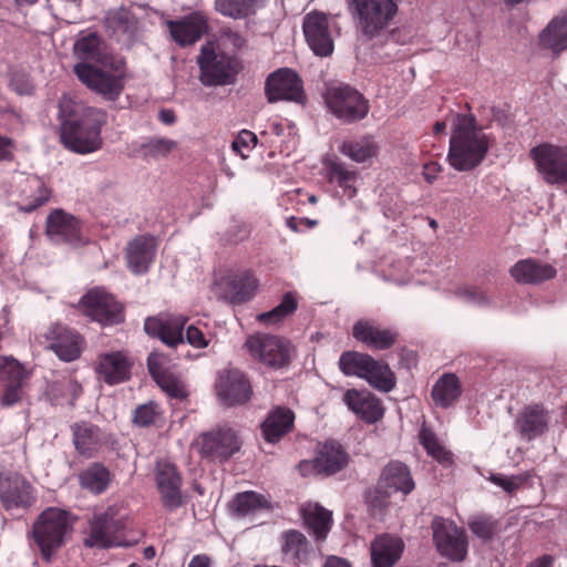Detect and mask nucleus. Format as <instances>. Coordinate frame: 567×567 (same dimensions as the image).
Returning a JSON list of instances; mask_svg holds the SVG:
<instances>
[{
    "instance_id": "1",
    "label": "nucleus",
    "mask_w": 567,
    "mask_h": 567,
    "mask_svg": "<svg viewBox=\"0 0 567 567\" xmlns=\"http://www.w3.org/2000/svg\"><path fill=\"white\" fill-rule=\"evenodd\" d=\"M73 52L83 61L74 66L79 80L106 100H116L124 89L123 60L114 56L101 59V38L95 32L81 34Z\"/></svg>"
},
{
    "instance_id": "2",
    "label": "nucleus",
    "mask_w": 567,
    "mask_h": 567,
    "mask_svg": "<svg viewBox=\"0 0 567 567\" xmlns=\"http://www.w3.org/2000/svg\"><path fill=\"white\" fill-rule=\"evenodd\" d=\"M61 120V142L65 148L78 154H90L103 145L102 127L107 122V113L63 96L59 102Z\"/></svg>"
},
{
    "instance_id": "3",
    "label": "nucleus",
    "mask_w": 567,
    "mask_h": 567,
    "mask_svg": "<svg viewBox=\"0 0 567 567\" xmlns=\"http://www.w3.org/2000/svg\"><path fill=\"white\" fill-rule=\"evenodd\" d=\"M489 148V141L473 116L458 114L455 117L447 161L458 171L466 172L478 166Z\"/></svg>"
},
{
    "instance_id": "4",
    "label": "nucleus",
    "mask_w": 567,
    "mask_h": 567,
    "mask_svg": "<svg viewBox=\"0 0 567 567\" xmlns=\"http://www.w3.org/2000/svg\"><path fill=\"white\" fill-rule=\"evenodd\" d=\"M403 0H346L358 32L368 39L380 37L393 22Z\"/></svg>"
},
{
    "instance_id": "5",
    "label": "nucleus",
    "mask_w": 567,
    "mask_h": 567,
    "mask_svg": "<svg viewBox=\"0 0 567 567\" xmlns=\"http://www.w3.org/2000/svg\"><path fill=\"white\" fill-rule=\"evenodd\" d=\"M72 530L73 519L70 513L58 507H49L33 523L32 537L42 557L49 561L65 544Z\"/></svg>"
},
{
    "instance_id": "6",
    "label": "nucleus",
    "mask_w": 567,
    "mask_h": 567,
    "mask_svg": "<svg viewBox=\"0 0 567 567\" xmlns=\"http://www.w3.org/2000/svg\"><path fill=\"white\" fill-rule=\"evenodd\" d=\"M529 157L547 185L567 188V145L540 143L530 148Z\"/></svg>"
},
{
    "instance_id": "7",
    "label": "nucleus",
    "mask_w": 567,
    "mask_h": 567,
    "mask_svg": "<svg viewBox=\"0 0 567 567\" xmlns=\"http://www.w3.org/2000/svg\"><path fill=\"white\" fill-rule=\"evenodd\" d=\"M324 101L331 114L344 124L362 121L370 111L368 99L349 84L328 87Z\"/></svg>"
},
{
    "instance_id": "8",
    "label": "nucleus",
    "mask_w": 567,
    "mask_h": 567,
    "mask_svg": "<svg viewBox=\"0 0 567 567\" xmlns=\"http://www.w3.org/2000/svg\"><path fill=\"white\" fill-rule=\"evenodd\" d=\"M244 347L254 360L275 370L289 365L293 351L286 339L261 332L250 334Z\"/></svg>"
},
{
    "instance_id": "9",
    "label": "nucleus",
    "mask_w": 567,
    "mask_h": 567,
    "mask_svg": "<svg viewBox=\"0 0 567 567\" xmlns=\"http://www.w3.org/2000/svg\"><path fill=\"white\" fill-rule=\"evenodd\" d=\"M199 454L212 462L225 463L240 450L241 441L231 427L203 433L197 440Z\"/></svg>"
},
{
    "instance_id": "10",
    "label": "nucleus",
    "mask_w": 567,
    "mask_h": 567,
    "mask_svg": "<svg viewBox=\"0 0 567 567\" xmlns=\"http://www.w3.org/2000/svg\"><path fill=\"white\" fill-rule=\"evenodd\" d=\"M200 82L206 86L224 85L236 73V59L227 53H217L207 47L202 48L198 56Z\"/></svg>"
},
{
    "instance_id": "11",
    "label": "nucleus",
    "mask_w": 567,
    "mask_h": 567,
    "mask_svg": "<svg viewBox=\"0 0 567 567\" xmlns=\"http://www.w3.org/2000/svg\"><path fill=\"white\" fill-rule=\"evenodd\" d=\"M84 313L103 326L120 323L124 319L123 307L103 289H92L81 299Z\"/></svg>"
},
{
    "instance_id": "12",
    "label": "nucleus",
    "mask_w": 567,
    "mask_h": 567,
    "mask_svg": "<svg viewBox=\"0 0 567 567\" xmlns=\"http://www.w3.org/2000/svg\"><path fill=\"white\" fill-rule=\"evenodd\" d=\"M34 488L19 473H0V503L4 509L28 508L35 502Z\"/></svg>"
},
{
    "instance_id": "13",
    "label": "nucleus",
    "mask_w": 567,
    "mask_h": 567,
    "mask_svg": "<svg viewBox=\"0 0 567 567\" xmlns=\"http://www.w3.org/2000/svg\"><path fill=\"white\" fill-rule=\"evenodd\" d=\"M433 539L437 550L453 560H463L467 551L466 536L457 526L442 517L432 522Z\"/></svg>"
},
{
    "instance_id": "14",
    "label": "nucleus",
    "mask_w": 567,
    "mask_h": 567,
    "mask_svg": "<svg viewBox=\"0 0 567 567\" xmlns=\"http://www.w3.org/2000/svg\"><path fill=\"white\" fill-rule=\"evenodd\" d=\"M265 93L270 103L284 100L302 102L305 99L302 81L290 69H279L271 73L266 80Z\"/></svg>"
},
{
    "instance_id": "15",
    "label": "nucleus",
    "mask_w": 567,
    "mask_h": 567,
    "mask_svg": "<svg viewBox=\"0 0 567 567\" xmlns=\"http://www.w3.org/2000/svg\"><path fill=\"white\" fill-rule=\"evenodd\" d=\"M349 456L336 442H327L319 450L318 455L311 461H301L299 471L303 476L331 475L341 471L348 464Z\"/></svg>"
},
{
    "instance_id": "16",
    "label": "nucleus",
    "mask_w": 567,
    "mask_h": 567,
    "mask_svg": "<svg viewBox=\"0 0 567 567\" xmlns=\"http://www.w3.org/2000/svg\"><path fill=\"white\" fill-rule=\"evenodd\" d=\"M302 29L306 41L318 56H329L334 49L329 29L328 17L323 12L312 11L305 16Z\"/></svg>"
},
{
    "instance_id": "17",
    "label": "nucleus",
    "mask_w": 567,
    "mask_h": 567,
    "mask_svg": "<svg viewBox=\"0 0 567 567\" xmlns=\"http://www.w3.org/2000/svg\"><path fill=\"white\" fill-rule=\"evenodd\" d=\"M187 321L188 318L183 315L159 313L145 320L144 330L167 347L175 348L184 342L183 330Z\"/></svg>"
},
{
    "instance_id": "18",
    "label": "nucleus",
    "mask_w": 567,
    "mask_h": 567,
    "mask_svg": "<svg viewBox=\"0 0 567 567\" xmlns=\"http://www.w3.org/2000/svg\"><path fill=\"white\" fill-rule=\"evenodd\" d=\"M122 528L120 520L115 518V509L95 514L90 520L89 535L84 539L86 547L109 548L117 544L116 534Z\"/></svg>"
},
{
    "instance_id": "19",
    "label": "nucleus",
    "mask_w": 567,
    "mask_h": 567,
    "mask_svg": "<svg viewBox=\"0 0 567 567\" xmlns=\"http://www.w3.org/2000/svg\"><path fill=\"white\" fill-rule=\"evenodd\" d=\"M551 412L544 404L533 403L524 406L515 420V429L523 440L532 441L544 435L549 427Z\"/></svg>"
},
{
    "instance_id": "20",
    "label": "nucleus",
    "mask_w": 567,
    "mask_h": 567,
    "mask_svg": "<svg viewBox=\"0 0 567 567\" xmlns=\"http://www.w3.org/2000/svg\"><path fill=\"white\" fill-rule=\"evenodd\" d=\"M208 19L199 11L192 12L178 20L167 21L172 39L179 47L196 43L208 31Z\"/></svg>"
},
{
    "instance_id": "21",
    "label": "nucleus",
    "mask_w": 567,
    "mask_h": 567,
    "mask_svg": "<svg viewBox=\"0 0 567 567\" xmlns=\"http://www.w3.org/2000/svg\"><path fill=\"white\" fill-rule=\"evenodd\" d=\"M156 483L161 499L165 508L174 511L182 503V478L175 465L168 462H158L156 465Z\"/></svg>"
},
{
    "instance_id": "22",
    "label": "nucleus",
    "mask_w": 567,
    "mask_h": 567,
    "mask_svg": "<svg viewBox=\"0 0 567 567\" xmlns=\"http://www.w3.org/2000/svg\"><path fill=\"white\" fill-rule=\"evenodd\" d=\"M137 19L126 8L111 9L104 17V28L109 37L117 42L130 44L137 33Z\"/></svg>"
},
{
    "instance_id": "23",
    "label": "nucleus",
    "mask_w": 567,
    "mask_h": 567,
    "mask_svg": "<svg viewBox=\"0 0 567 567\" xmlns=\"http://www.w3.org/2000/svg\"><path fill=\"white\" fill-rule=\"evenodd\" d=\"M353 338L372 350L390 349L398 339V332L390 328H381L368 320H359L352 329Z\"/></svg>"
},
{
    "instance_id": "24",
    "label": "nucleus",
    "mask_w": 567,
    "mask_h": 567,
    "mask_svg": "<svg viewBox=\"0 0 567 567\" xmlns=\"http://www.w3.org/2000/svg\"><path fill=\"white\" fill-rule=\"evenodd\" d=\"M270 509V499L255 491L237 493L228 505L229 515L235 519L243 520H252L259 513Z\"/></svg>"
},
{
    "instance_id": "25",
    "label": "nucleus",
    "mask_w": 567,
    "mask_h": 567,
    "mask_svg": "<svg viewBox=\"0 0 567 567\" xmlns=\"http://www.w3.org/2000/svg\"><path fill=\"white\" fill-rule=\"evenodd\" d=\"M156 254V240L151 235H141L128 243L126 259L130 270L136 275L148 270Z\"/></svg>"
},
{
    "instance_id": "26",
    "label": "nucleus",
    "mask_w": 567,
    "mask_h": 567,
    "mask_svg": "<svg viewBox=\"0 0 567 567\" xmlns=\"http://www.w3.org/2000/svg\"><path fill=\"white\" fill-rule=\"evenodd\" d=\"M324 176L330 184L338 186L342 195L352 198L357 194L358 172L350 168L338 156H329L323 161Z\"/></svg>"
},
{
    "instance_id": "27",
    "label": "nucleus",
    "mask_w": 567,
    "mask_h": 567,
    "mask_svg": "<svg viewBox=\"0 0 567 567\" xmlns=\"http://www.w3.org/2000/svg\"><path fill=\"white\" fill-rule=\"evenodd\" d=\"M511 276L518 284L538 285L556 276V269L542 260L527 258L518 260L509 270Z\"/></svg>"
},
{
    "instance_id": "28",
    "label": "nucleus",
    "mask_w": 567,
    "mask_h": 567,
    "mask_svg": "<svg viewBox=\"0 0 567 567\" xmlns=\"http://www.w3.org/2000/svg\"><path fill=\"white\" fill-rule=\"evenodd\" d=\"M49 338L51 350L61 360L70 362L80 357L82 340L74 330L56 324L51 329Z\"/></svg>"
},
{
    "instance_id": "29",
    "label": "nucleus",
    "mask_w": 567,
    "mask_h": 567,
    "mask_svg": "<svg viewBox=\"0 0 567 567\" xmlns=\"http://www.w3.org/2000/svg\"><path fill=\"white\" fill-rule=\"evenodd\" d=\"M47 233L56 240L68 243H76L81 238L79 220L62 209H56L48 216Z\"/></svg>"
},
{
    "instance_id": "30",
    "label": "nucleus",
    "mask_w": 567,
    "mask_h": 567,
    "mask_svg": "<svg viewBox=\"0 0 567 567\" xmlns=\"http://www.w3.org/2000/svg\"><path fill=\"white\" fill-rule=\"evenodd\" d=\"M404 543L388 534L378 536L371 544L373 567H392L401 557Z\"/></svg>"
},
{
    "instance_id": "31",
    "label": "nucleus",
    "mask_w": 567,
    "mask_h": 567,
    "mask_svg": "<svg viewBox=\"0 0 567 567\" xmlns=\"http://www.w3.org/2000/svg\"><path fill=\"white\" fill-rule=\"evenodd\" d=\"M343 156L358 164L372 162L379 154L380 146L372 135L365 134L360 137L344 140L338 146Z\"/></svg>"
},
{
    "instance_id": "32",
    "label": "nucleus",
    "mask_w": 567,
    "mask_h": 567,
    "mask_svg": "<svg viewBox=\"0 0 567 567\" xmlns=\"http://www.w3.org/2000/svg\"><path fill=\"white\" fill-rule=\"evenodd\" d=\"M147 368L161 390H183L185 388L184 380L172 370L165 355L156 352L150 353Z\"/></svg>"
},
{
    "instance_id": "33",
    "label": "nucleus",
    "mask_w": 567,
    "mask_h": 567,
    "mask_svg": "<svg viewBox=\"0 0 567 567\" xmlns=\"http://www.w3.org/2000/svg\"><path fill=\"white\" fill-rule=\"evenodd\" d=\"M96 371L100 379L114 385L128 379L130 363L122 352L105 353L100 357Z\"/></svg>"
},
{
    "instance_id": "34",
    "label": "nucleus",
    "mask_w": 567,
    "mask_h": 567,
    "mask_svg": "<svg viewBox=\"0 0 567 567\" xmlns=\"http://www.w3.org/2000/svg\"><path fill=\"white\" fill-rule=\"evenodd\" d=\"M344 401L350 410L369 423L383 415L382 403L372 392H346Z\"/></svg>"
},
{
    "instance_id": "35",
    "label": "nucleus",
    "mask_w": 567,
    "mask_h": 567,
    "mask_svg": "<svg viewBox=\"0 0 567 567\" xmlns=\"http://www.w3.org/2000/svg\"><path fill=\"white\" fill-rule=\"evenodd\" d=\"M258 287L257 279L248 271H240L225 279V296L233 303H243L250 300Z\"/></svg>"
},
{
    "instance_id": "36",
    "label": "nucleus",
    "mask_w": 567,
    "mask_h": 567,
    "mask_svg": "<svg viewBox=\"0 0 567 567\" xmlns=\"http://www.w3.org/2000/svg\"><path fill=\"white\" fill-rule=\"evenodd\" d=\"M295 414L288 408L274 409L261 424L264 437L269 443L278 442L293 426Z\"/></svg>"
},
{
    "instance_id": "37",
    "label": "nucleus",
    "mask_w": 567,
    "mask_h": 567,
    "mask_svg": "<svg viewBox=\"0 0 567 567\" xmlns=\"http://www.w3.org/2000/svg\"><path fill=\"white\" fill-rule=\"evenodd\" d=\"M381 487L391 492L409 494L414 488V482L409 468L401 462H390L383 470L379 482Z\"/></svg>"
},
{
    "instance_id": "38",
    "label": "nucleus",
    "mask_w": 567,
    "mask_h": 567,
    "mask_svg": "<svg viewBox=\"0 0 567 567\" xmlns=\"http://www.w3.org/2000/svg\"><path fill=\"white\" fill-rule=\"evenodd\" d=\"M72 433L74 446L82 455L92 456L104 442L99 427L90 423H75Z\"/></svg>"
},
{
    "instance_id": "39",
    "label": "nucleus",
    "mask_w": 567,
    "mask_h": 567,
    "mask_svg": "<svg viewBox=\"0 0 567 567\" xmlns=\"http://www.w3.org/2000/svg\"><path fill=\"white\" fill-rule=\"evenodd\" d=\"M266 0H215L214 8L223 17L234 20L255 16Z\"/></svg>"
},
{
    "instance_id": "40",
    "label": "nucleus",
    "mask_w": 567,
    "mask_h": 567,
    "mask_svg": "<svg viewBox=\"0 0 567 567\" xmlns=\"http://www.w3.org/2000/svg\"><path fill=\"white\" fill-rule=\"evenodd\" d=\"M303 519L317 539H326L332 523V513L318 504H307L302 508Z\"/></svg>"
},
{
    "instance_id": "41",
    "label": "nucleus",
    "mask_w": 567,
    "mask_h": 567,
    "mask_svg": "<svg viewBox=\"0 0 567 567\" xmlns=\"http://www.w3.org/2000/svg\"><path fill=\"white\" fill-rule=\"evenodd\" d=\"M540 43L555 53L567 49V18H554L542 32Z\"/></svg>"
},
{
    "instance_id": "42",
    "label": "nucleus",
    "mask_w": 567,
    "mask_h": 567,
    "mask_svg": "<svg viewBox=\"0 0 567 567\" xmlns=\"http://www.w3.org/2000/svg\"><path fill=\"white\" fill-rule=\"evenodd\" d=\"M29 372L12 357H3L0 362V380L6 382L4 390H21L27 385Z\"/></svg>"
},
{
    "instance_id": "43",
    "label": "nucleus",
    "mask_w": 567,
    "mask_h": 567,
    "mask_svg": "<svg viewBox=\"0 0 567 567\" xmlns=\"http://www.w3.org/2000/svg\"><path fill=\"white\" fill-rule=\"evenodd\" d=\"M80 484L83 488L94 493H103L111 483V473L102 464L95 463L80 474Z\"/></svg>"
},
{
    "instance_id": "44",
    "label": "nucleus",
    "mask_w": 567,
    "mask_h": 567,
    "mask_svg": "<svg viewBox=\"0 0 567 567\" xmlns=\"http://www.w3.org/2000/svg\"><path fill=\"white\" fill-rule=\"evenodd\" d=\"M27 187L23 189L21 209L31 213L49 200L50 189L38 177L28 178Z\"/></svg>"
},
{
    "instance_id": "45",
    "label": "nucleus",
    "mask_w": 567,
    "mask_h": 567,
    "mask_svg": "<svg viewBox=\"0 0 567 567\" xmlns=\"http://www.w3.org/2000/svg\"><path fill=\"white\" fill-rule=\"evenodd\" d=\"M372 362L374 363V358L368 353L346 351L340 355L339 368L346 375L362 379L368 372L369 364Z\"/></svg>"
},
{
    "instance_id": "46",
    "label": "nucleus",
    "mask_w": 567,
    "mask_h": 567,
    "mask_svg": "<svg viewBox=\"0 0 567 567\" xmlns=\"http://www.w3.org/2000/svg\"><path fill=\"white\" fill-rule=\"evenodd\" d=\"M377 390H393L396 385L395 375L386 363L374 359L362 378Z\"/></svg>"
},
{
    "instance_id": "47",
    "label": "nucleus",
    "mask_w": 567,
    "mask_h": 567,
    "mask_svg": "<svg viewBox=\"0 0 567 567\" xmlns=\"http://www.w3.org/2000/svg\"><path fill=\"white\" fill-rule=\"evenodd\" d=\"M245 373L235 368H225L217 373L215 390H250Z\"/></svg>"
},
{
    "instance_id": "48",
    "label": "nucleus",
    "mask_w": 567,
    "mask_h": 567,
    "mask_svg": "<svg viewBox=\"0 0 567 567\" xmlns=\"http://www.w3.org/2000/svg\"><path fill=\"white\" fill-rule=\"evenodd\" d=\"M308 540L298 530H288L284 534L282 553L290 556L295 561H302L307 557Z\"/></svg>"
},
{
    "instance_id": "49",
    "label": "nucleus",
    "mask_w": 567,
    "mask_h": 567,
    "mask_svg": "<svg viewBox=\"0 0 567 567\" xmlns=\"http://www.w3.org/2000/svg\"><path fill=\"white\" fill-rule=\"evenodd\" d=\"M297 309L296 298L291 292H287L281 302L272 310L260 313L257 316V320L265 324H275L280 322L287 316L295 312Z\"/></svg>"
},
{
    "instance_id": "50",
    "label": "nucleus",
    "mask_w": 567,
    "mask_h": 567,
    "mask_svg": "<svg viewBox=\"0 0 567 567\" xmlns=\"http://www.w3.org/2000/svg\"><path fill=\"white\" fill-rule=\"evenodd\" d=\"M419 437L427 454L437 462L447 463L451 461V453L446 451L431 430L422 427Z\"/></svg>"
},
{
    "instance_id": "51",
    "label": "nucleus",
    "mask_w": 567,
    "mask_h": 567,
    "mask_svg": "<svg viewBox=\"0 0 567 567\" xmlns=\"http://www.w3.org/2000/svg\"><path fill=\"white\" fill-rule=\"evenodd\" d=\"M177 147L174 140L166 137H154L142 145L144 157H165Z\"/></svg>"
},
{
    "instance_id": "52",
    "label": "nucleus",
    "mask_w": 567,
    "mask_h": 567,
    "mask_svg": "<svg viewBox=\"0 0 567 567\" xmlns=\"http://www.w3.org/2000/svg\"><path fill=\"white\" fill-rule=\"evenodd\" d=\"M217 403L223 409H235L246 405L251 400L252 392H216Z\"/></svg>"
},
{
    "instance_id": "53",
    "label": "nucleus",
    "mask_w": 567,
    "mask_h": 567,
    "mask_svg": "<svg viewBox=\"0 0 567 567\" xmlns=\"http://www.w3.org/2000/svg\"><path fill=\"white\" fill-rule=\"evenodd\" d=\"M257 136L255 133L243 130L238 133L236 138L231 143L234 152L239 154L243 158H247L248 154L257 145Z\"/></svg>"
},
{
    "instance_id": "54",
    "label": "nucleus",
    "mask_w": 567,
    "mask_h": 567,
    "mask_svg": "<svg viewBox=\"0 0 567 567\" xmlns=\"http://www.w3.org/2000/svg\"><path fill=\"white\" fill-rule=\"evenodd\" d=\"M455 295L465 302L484 307L489 305L491 299L486 291L477 287H462L455 291Z\"/></svg>"
},
{
    "instance_id": "55",
    "label": "nucleus",
    "mask_w": 567,
    "mask_h": 567,
    "mask_svg": "<svg viewBox=\"0 0 567 567\" xmlns=\"http://www.w3.org/2000/svg\"><path fill=\"white\" fill-rule=\"evenodd\" d=\"M219 43L224 49L236 53L245 45L246 41L237 31H234L230 28H224L220 31Z\"/></svg>"
},
{
    "instance_id": "56",
    "label": "nucleus",
    "mask_w": 567,
    "mask_h": 567,
    "mask_svg": "<svg viewBox=\"0 0 567 567\" xmlns=\"http://www.w3.org/2000/svg\"><path fill=\"white\" fill-rule=\"evenodd\" d=\"M492 483L499 486L507 494L515 493L523 484V480L518 476H506L503 474H492L488 478Z\"/></svg>"
},
{
    "instance_id": "57",
    "label": "nucleus",
    "mask_w": 567,
    "mask_h": 567,
    "mask_svg": "<svg viewBox=\"0 0 567 567\" xmlns=\"http://www.w3.org/2000/svg\"><path fill=\"white\" fill-rule=\"evenodd\" d=\"M470 528L477 537L488 539L495 532V524L488 518L478 517L470 523Z\"/></svg>"
},
{
    "instance_id": "58",
    "label": "nucleus",
    "mask_w": 567,
    "mask_h": 567,
    "mask_svg": "<svg viewBox=\"0 0 567 567\" xmlns=\"http://www.w3.org/2000/svg\"><path fill=\"white\" fill-rule=\"evenodd\" d=\"M391 493L392 492L388 488L381 487V484L379 483L374 492L368 496V503L373 509L382 511L389 506V497Z\"/></svg>"
},
{
    "instance_id": "59",
    "label": "nucleus",
    "mask_w": 567,
    "mask_h": 567,
    "mask_svg": "<svg viewBox=\"0 0 567 567\" xmlns=\"http://www.w3.org/2000/svg\"><path fill=\"white\" fill-rule=\"evenodd\" d=\"M156 406L154 404H143L136 408L134 422L141 426H147L155 420Z\"/></svg>"
},
{
    "instance_id": "60",
    "label": "nucleus",
    "mask_w": 567,
    "mask_h": 567,
    "mask_svg": "<svg viewBox=\"0 0 567 567\" xmlns=\"http://www.w3.org/2000/svg\"><path fill=\"white\" fill-rule=\"evenodd\" d=\"M10 86L20 95H31L34 91V85L24 74H14L11 79Z\"/></svg>"
},
{
    "instance_id": "61",
    "label": "nucleus",
    "mask_w": 567,
    "mask_h": 567,
    "mask_svg": "<svg viewBox=\"0 0 567 567\" xmlns=\"http://www.w3.org/2000/svg\"><path fill=\"white\" fill-rule=\"evenodd\" d=\"M186 341L197 349H203L208 346V341L205 338L204 333L196 328L195 326H189L186 329Z\"/></svg>"
},
{
    "instance_id": "62",
    "label": "nucleus",
    "mask_w": 567,
    "mask_h": 567,
    "mask_svg": "<svg viewBox=\"0 0 567 567\" xmlns=\"http://www.w3.org/2000/svg\"><path fill=\"white\" fill-rule=\"evenodd\" d=\"M460 380L454 373L443 374L434 384L432 390H460Z\"/></svg>"
},
{
    "instance_id": "63",
    "label": "nucleus",
    "mask_w": 567,
    "mask_h": 567,
    "mask_svg": "<svg viewBox=\"0 0 567 567\" xmlns=\"http://www.w3.org/2000/svg\"><path fill=\"white\" fill-rule=\"evenodd\" d=\"M458 392H431L435 405L447 408L457 400Z\"/></svg>"
},
{
    "instance_id": "64",
    "label": "nucleus",
    "mask_w": 567,
    "mask_h": 567,
    "mask_svg": "<svg viewBox=\"0 0 567 567\" xmlns=\"http://www.w3.org/2000/svg\"><path fill=\"white\" fill-rule=\"evenodd\" d=\"M14 143L11 138L0 135V162L12 161Z\"/></svg>"
}]
</instances>
